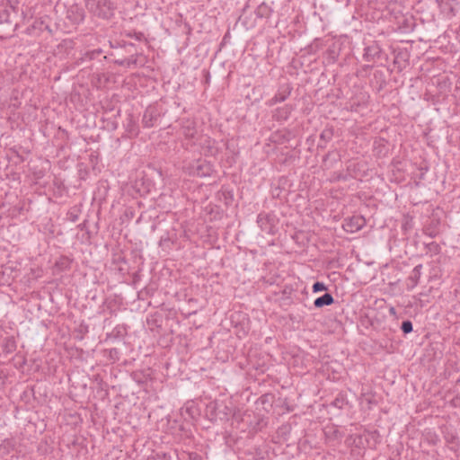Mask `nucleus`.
Instances as JSON below:
<instances>
[{"mask_svg": "<svg viewBox=\"0 0 460 460\" xmlns=\"http://www.w3.org/2000/svg\"><path fill=\"white\" fill-rule=\"evenodd\" d=\"M332 155H333V153H332V152H328V153L325 155V156H324V158H323V161L325 162V161H327L328 159H330V158L332 157Z\"/></svg>", "mask_w": 460, "mask_h": 460, "instance_id": "c85d7f7f", "label": "nucleus"}, {"mask_svg": "<svg viewBox=\"0 0 460 460\" xmlns=\"http://www.w3.org/2000/svg\"><path fill=\"white\" fill-rule=\"evenodd\" d=\"M72 261H73L72 259H70L66 256H62L56 261L55 266L59 270H66L71 267Z\"/></svg>", "mask_w": 460, "mask_h": 460, "instance_id": "4468645a", "label": "nucleus"}, {"mask_svg": "<svg viewBox=\"0 0 460 460\" xmlns=\"http://www.w3.org/2000/svg\"><path fill=\"white\" fill-rule=\"evenodd\" d=\"M102 53V49H95L92 52H87L86 56L89 57L90 59L94 58L96 56H99Z\"/></svg>", "mask_w": 460, "mask_h": 460, "instance_id": "a878e982", "label": "nucleus"}, {"mask_svg": "<svg viewBox=\"0 0 460 460\" xmlns=\"http://www.w3.org/2000/svg\"><path fill=\"white\" fill-rule=\"evenodd\" d=\"M333 137L332 128H324L320 134V139L324 142H329Z\"/></svg>", "mask_w": 460, "mask_h": 460, "instance_id": "f3484780", "label": "nucleus"}, {"mask_svg": "<svg viewBox=\"0 0 460 460\" xmlns=\"http://www.w3.org/2000/svg\"><path fill=\"white\" fill-rule=\"evenodd\" d=\"M190 173L198 177H206L211 175L213 168L210 163L205 160H198L190 167Z\"/></svg>", "mask_w": 460, "mask_h": 460, "instance_id": "20e7f679", "label": "nucleus"}, {"mask_svg": "<svg viewBox=\"0 0 460 460\" xmlns=\"http://www.w3.org/2000/svg\"><path fill=\"white\" fill-rule=\"evenodd\" d=\"M263 219H264V217L262 215L258 216V223L262 222Z\"/></svg>", "mask_w": 460, "mask_h": 460, "instance_id": "c756f323", "label": "nucleus"}, {"mask_svg": "<svg viewBox=\"0 0 460 460\" xmlns=\"http://www.w3.org/2000/svg\"><path fill=\"white\" fill-rule=\"evenodd\" d=\"M135 380H136L137 383H143V381H141L140 379H137L136 377H135Z\"/></svg>", "mask_w": 460, "mask_h": 460, "instance_id": "2f4dec72", "label": "nucleus"}, {"mask_svg": "<svg viewBox=\"0 0 460 460\" xmlns=\"http://www.w3.org/2000/svg\"><path fill=\"white\" fill-rule=\"evenodd\" d=\"M67 18L75 24H79L84 22L85 18L84 10L75 4L72 5L67 11Z\"/></svg>", "mask_w": 460, "mask_h": 460, "instance_id": "6e6552de", "label": "nucleus"}, {"mask_svg": "<svg viewBox=\"0 0 460 460\" xmlns=\"http://www.w3.org/2000/svg\"><path fill=\"white\" fill-rule=\"evenodd\" d=\"M421 270H422V265L418 264L413 268L411 272L410 273L408 279H407V288L412 289L414 288L420 280V278L421 276Z\"/></svg>", "mask_w": 460, "mask_h": 460, "instance_id": "1a4fd4ad", "label": "nucleus"}, {"mask_svg": "<svg viewBox=\"0 0 460 460\" xmlns=\"http://www.w3.org/2000/svg\"><path fill=\"white\" fill-rule=\"evenodd\" d=\"M312 290L314 293H318L327 290V287L323 282L316 281L314 283Z\"/></svg>", "mask_w": 460, "mask_h": 460, "instance_id": "412c9836", "label": "nucleus"}, {"mask_svg": "<svg viewBox=\"0 0 460 460\" xmlns=\"http://www.w3.org/2000/svg\"><path fill=\"white\" fill-rule=\"evenodd\" d=\"M318 147L324 148V146H322L321 144L318 145Z\"/></svg>", "mask_w": 460, "mask_h": 460, "instance_id": "473e14b6", "label": "nucleus"}, {"mask_svg": "<svg viewBox=\"0 0 460 460\" xmlns=\"http://www.w3.org/2000/svg\"><path fill=\"white\" fill-rule=\"evenodd\" d=\"M127 37L128 38H135L137 40L141 41L144 39V33L143 32H137V31H129L127 34Z\"/></svg>", "mask_w": 460, "mask_h": 460, "instance_id": "5701e85b", "label": "nucleus"}, {"mask_svg": "<svg viewBox=\"0 0 460 460\" xmlns=\"http://www.w3.org/2000/svg\"><path fill=\"white\" fill-rule=\"evenodd\" d=\"M85 5L99 18L111 19L114 14L115 6L111 0H85Z\"/></svg>", "mask_w": 460, "mask_h": 460, "instance_id": "f257e3e1", "label": "nucleus"}, {"mask_svg": "<svg viewBox=\"0 0 460 460\" xmlns=\"http://www.w3.org/2000/svg\"><path fill=\"white\" fill-rule=\"evenodd\" d=\"M292 92V86L289 84L281 85L277 93L267 102L268 106H274L278 102H285Z\"/></svg>", "mask_w": 460, "mask_h": 460, "instance_id": "39448f33", "label": "nucleus"}, {"mask_svg": "<svg viewBox=\"0 0 460 460\" xmlns=\"http://www.w3.org/2000/svg\"><path fill=\"white\" fill-rule=\"evenodd\" d=\"M294 110L295 107L292 104H286L283 107L275 109L272 112V118L279 122L285 121L290 117Z\"/></svg>", "mask_w": 460, "mask_h": 460, "instance_id": "423d86ee", "label": "nucleus"}, {"mask_svg": "<svg viewBox=\"0 0 460 460\" xmlns=\"http://www.w3.org/2000/svg\"><path fill=\"white\" fill-rule=\"evenodd\" d=\"M67 218L71 221V222H76L77 219H78V215L76 213L75 210H70L68 213H67Z\"/></svg>", "mask_w": 460, "mask_h": 460, "instance_id": "b1692460", "label": "nucleus"}, {"mask_svg": "<svg viewBox=\"0 0 460 460\" xmlns=\"http://www.w3.org/2000/svg\"><path fill=\"white\" fill-rule=\"evenodd\" d=\"M215 411L217 415L222 414L226 419H228V417L233 414V409L223 402H217L215 406Z\"/></svg>", "mask_w": 460, "mask_h": 460, "instance_id": "ddd939ff", "label": "nucleus"}, {"mask_svg": "<svg viewBox=\"0 0 460 460\" xmlns=\"http://www.w3.org/2000/svg\"><path fill=\"white\" fill-rule=\"evenodd\" d=\"M271 12H272L271 8L267 4L262 3L261 4H260L257 7L255 13H256L257 17L267 18L270 16Z\"/></svg>", "mask_w": 460, "mask_h": 460, "instance_id": "2eb2a0df", "label": "nucleus"}, {"mask_svg": "<svg viewBox=\"0 0 460 460\" xmlns=\"http://www.w3.org/2000/svg\"><path fill=\"white\" fill-rule=\"evenodd\" d=\"M116 63L119 66H130L132 65H137V58L135 56H131L129 58H125L122 60H117Z\"/></svg>", "mask_w": 460, "mask_h": 460, "instance_id": "dca6fc26", "label": "nucleus"}, {"mask_svg": "<svg viewBox=\"0 0 460 460\" xmlns=\"http://www.w3.org/2000/svg\"><path fill=\"white\" fill-rule=\"evenodd\" d=\"M170 456H167V454H156L155 456H154V459L153 460H170Z\"/></svg>", "mask_w": 460, "mask_h": 460, "instance_id": "393cba45", "label": "nucleus"}, {"mask_svg": "<svg viewBox=\"0 0 460 460\" xmlns=\"http://www.w3.org/2000/svg\"><path fill=\"white\" fill-rule=\"evenodd\" d=\"M389 314H390L391 315H393V316H395V315H396V310H395V308H394V307H393V306H391V307L389 308Z\"/></svg>", "mask_w": 460, "mask_h": 460, "instance_id": "cd10ccee", "label": "nucleus"}, {"mask_svg": "<svg viewBox=\"0 0 460 460\" xmlns=\"http://www.w3.org/2000/svg\"><path fill=\"white\" fill-rule=\"evenodd\" d=\"M381 53L382 49L380 46L376 43H374L364 49L363 58L367 62H375L376 59L380 58Z\"/></svg>", "mask_w": 460, "mask_h": 460, "instance_id": "0eeeda50", "label": "nucleus"}, {"mask_svg": "<svg viewBox=\"0 0 460 460\" xmlns=\"http://www.w3.org/2000/svg\"><path fill=\"white\" fill-rule=\"evenodd\" d=\"M3 351L6 354H10L16 349V341L13 336L5 337L2 344Z\"/></svg>", "mask_w": 460, "mask_h": 460, "instance_id": "f8f14e48", "label": "nucleus"}, {"mask_svg": "<svg viewBox=\"0 0 460 460\" xmlns=\"http://www.w3.org/2000/svg\"><path fill=\"white\" fill-rule=\"evenodd\" d=\"M161 116V111L157 106H148L143 114L142 124L145 128H153L156 125L158 119Z\"/></svg>", "mask_w": 460, "mask_h": 460, "instance_id": "f03ea898", "label": "nucleus"}, {"mask_svg": "<svg viewBox=\"0 0 460 460\" xmlns=\"http://www.w3.org/2000/svg\"><path fill=\"white\" fill-rule=\"evenodd\" d=\"M112 352L117 353V349H112L111 350V354Z\"/></svg>", "mask_w": 460, "mask_h": 460, "instance_id": "7c9ffc66", "label": "nucleus"}, {"mask_svg": "<svg viewBox=\"0 0 460 460\" xmlns=\"http://www.w3.org/2000/svg\"><path fill=\"white\" fill-rule=\"evenodd\" d=\"M428 251L431 253L438 254L440 252V246L435 242H430L426 244Z\"/></svg>", "mask_w": 460, "mask_h": 460, "instance_id": "aec40b11", "label": "nucleus"}, {"mask_svg": "<svg viewBox=\"0 0 460 460\" xmlns=\"http://www.w3.org/2000/svg\"><path fill=\"white\" fill-rule=\"evenodd\" d=\"M10 13L6 10L0 11V24H11Z\"/></svg>", "mask_w": 460, "mask_h": 460, "instance_id": "6ab92c4d", "label": "nucleus"}, {"mask_svg": "<svg viewBox=\"0 0 460 460\" xmlns=\"http://www.w3.org/2000/svg\"><path fill=\"white\" fill-rule=\"evenodd\" d=\"M401 330L404 334L411 333L413 330V324L410 320H405L402 323Z\"/></svg>", "mask_w": 460, "mask_h": 460, "instance_id": "a211bd4d", "label": "nucleus"}, {"mask_svg": "<svg viewBox=\"0 0 460 460\" xmlns=\"http://www.w3.org/2000/svg\"><path fill=\"white\" fill-rule=\"evenodd\" d=\"M190 460H202V458L198 454H191L190 455Z\"/></svg>", "mask_w": 460, "mask_h": 460, "instance_id": "bb28decb", "label": "nucleus"}, {"mask_svg": "<svg viewBox=\"0 0 460 460\" xmlns=\"http://www.w3.org/2000/svg\"><path fill=\"white\" fill-rule=\"evenodd\" d=\"M366 225V219L360 215H354L350 217L345 218L342 227L348 233H356L359 231Z\"/></svg>", "mask_w": 460, "mask_h": 460, "instance_id": "7ed1b4c3", "label": "nucleus"}, {"mask_svg": "<svg viewBox=\"0 0 460 460\" xmlns=\"http://www.w3.org/2000/svg\"><path fill=\"white\" fill-rule=\"evenodd\" d=\"M181 130L183 135L188 138H193L197 133L195 129V123L189 119L182 122Z\"/></svg>", "mask_w": 460, "mask_h": 460, "instance_id": "9b49d317", "label": "nucleus"}, {"mask_svg": "<svg viewBox=\"0 0 460 460\" xmlns=\"http://www.w3.org/2000/svg\"><path fill=\"white\" fill-rule=\"evenodd\" d=\"M345 403H346V399L343 395L337 396L332 402V404L339 409H342L343 406L345 405Z\"/></svg>", "mask_w": 460, "mask_h": 460, "instance_id": "4be33fe9", "label": "nucleus"}, {"mask_svg": "<svg viewBox=\"0 0 460 460\" xmlns=\"http://www.w3.org/2000/svg\"><path fill=\"white\" fill-rule=\"evenodd\" d=\"M334 303V298L331 293H325L323 296L317 297L314 301V305L316 308H322L325 305H331Z\"/></svg>", "mask_w": 460, "mask_h": 460, "instance_id": "9d476101", "label": "nucleus"}]
</instances>
